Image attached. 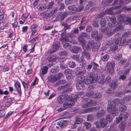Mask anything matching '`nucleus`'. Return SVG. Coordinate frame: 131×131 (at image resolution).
<instances>
[{"label":"nucleus","mask_w":131,"mask_h":131,"mask_svg":"<svg viewBox=\"0 0 131 131\" xmlns=\"http://www.w3.org/2000/svg\"><path fill=\"white\" fill-rule=\"evenodd\" d=\"M107 109L108 112L113 116L117 115L118 112V111L116 108L115 103L113 101L108 102Z\"/></svg>","instance_id":"3"},{"label":"nucleus","mask_w":131,"mask_h":131,"mask_svg":"<svg viewBox=\"0 0 131 131\" xmlns=\"http://www.w3.org/2000/svg\"><path fill=\"white\" fill-rule=\"evenodd\" d=\"M125 124L121 123L119 125V128L121 131H123L125 129Z\"/></svg>","instance_id":"45"},{"label":"nucleus","mask_w":131,"mask_h":131,"mask_svg":"<svg viewBox=\"0 0 131 131\" xmlns=\"http://www.w3.org/2000/svg\"><path fill=\"white\" fill-rule=\"evenodd\" d=\"M86 72L85 70H81L80 67H78L76 68V72L75 73L77 75H80L84 74Z\"/></svg>","instance_id":"15"},{"label":"nucleus","mask_w":131,"mask_h":131,"mask_svg":"<svg viewBox=\"0 0 131 131\" xmlns=\"http://www.w3.org/2000/svg\"><path fill=\"white\" fill-rule=\"evenodd\" d=\"M83 124L85 125L87 129H89L90 128L91 124L90 123L88 122H84Z\"/></svg>","instance_id":"53"},{"label":"nucleus","mask_w":131,"mask_h":131,"mask_svg":"<svg viewBox=\"0 0 131 131\" xmlns=\"http://www.w3.org/2000/svg\"><path fill=\"white\" fill-rule=\"evenodd\" d=\"M47 9V6L46 5L44 4L42 5V6L40 7L39 8V9L40 10H44L46 9Z\"/></svg>","instance_id":"51"},{"label":"nucleus","mask_w":131,"mask_h":131,"mask_svg":"<svg viewBox=\"0 0 131 131\" xmlns=\"http://www.w3.org/2000/svg\"><path fill=\"white\" fill-rule=\"evenodd\" d=\"M130 35V32L129 31H127L124 33L122 36L123 37L126 38L128 37Z\"/></svg>","instance_id":"64"},{"label":"nucleus","mask_w":131,"mask_h":131,"mask_svg":"<svg viewBox=\"0 0 131 131\" xmlns=\"http://www.w3.org/2000/svg\"><path fill=\"white\" fill-rule=\"evenodd\" d=\"M78 42L80 44H82V46L85 45V40L83 38L79 36L78 38Z\"/></svg>","instance_id":"26"},{"label":"nucleus","mask_w":131,"mask_h":131,"mask_svg":"<svg viewBox=\"0 0 131 131\" xmlns=\"http://www.w3.org/2000/svg\"><path fill=\"white\" fill-rule=\"evenodd\" d=\"M60 19L61 21L63 20L65 18L67 17L68 15V13L67 12H64L62 14L60 13Z\"/></svg>","instance_id":"29"},{"label":"nucleus","mask_w":131,"mask_h":131,"mask_svg":"<svg viewBox=\"0 0 131 131\" xmlns=\"http://www.w3.org/2000/svg\"><path fill=\"white\" fill-rule=\"evenodd\" d=\"M62 96L64 101L66 100L68 101H69L70 100V97L68 95L66 94H64L62 95Z\"/></svg>","instance_id":"49"},{"label":"nucleus","mask_w":131,"mask_h":131,"mask_svg":"<svg viewBox=\"0 0 131 131\" xmlns=\"http://www.w3.org/2000/svg\"><path fill=\"white\" fill-rule=\"evenodd\" d=\"M110 20L112 22V24H110V28L111 26L115 27L116 25V19L115 17H110Z\"/></svg>","instance_id":"14"},{"label":"nucleus","mask_w":131,"mask_h":131,"mask_svg":"<svg viewBox=\"0 0 131 131\" xmlns=\"http://www.w3.org/2000/svg\"><path fill=\"white\" fill-rule=\"evenodd\" d=\"M126 17L123 16H118V21L119 23H122L123 22H126Z\"/></svg>","instance_id":"30"},{"label":"nucleus","mask_w":131,"mask_h":131,"mask_svg":"<svg viewBox=\"0 0 131 131\" xmlns=\"http://www.w3.org/2000/svg\"><path fill=\"white\" fill-rule=\"evenodd\" d=\"M98 34V32L97 30H95L92 32L91 36L92 37L94 38Z\"/></svg>","instance_id":"52"},{"label":"nucleus","mask_w":131,"mask_h":131,"mask_svg":"<svg viewBox=\"0 0 131 131\" xmlns=\"http://www.w3.org/2000/svg\"><path fill=\"white\" fill-rule=\"evenodd\" d=\"M98 75L96 74L95 75V77H93L92 78L90 77H86V79L85 78L84 79V82L87 84H89L91 83L92 82V80H96L98 79Z\"/></svg>","instance_id":"7"},{"label":"nucleus","mask_w":131,"mask_h":131,"mask_svg":"<svg viewBox=\"0 0 131 131\" xmlns=\"http://www.w3.org/2000/svg\"><path fill=\"white\" fill-rule=\"evenodd\" d=\"M105 118L106 119H105L107 122V121H108L110 122L112 120V117L109 114L106 115Z\"/></svg>","instance_id":"44"},{"label":"nucleus","mask_w":131,"mask_h":131,"mask_svg":"<svg viewBox=\"0 0 131 131\" xmlns=\"http://www.w3.org/2000/svg\"><path fill=\"white\" fill-rule=\"evenodd\" d=\"M118 84V82L116 80H113L111 84V87L114 90L117 88Z\"/></svg>","instance_id":"19"},{"label":"nucleus","mask_w":131,"mask_h":131,"mask_svg":"<svg viewBox=\"0 0 131 131\" xmlns=\"http://www.w3.org/2000/svg\"><path fill=\"white\" fill-rule=\"evenodd\" d=\"M58 80L56 76L55 75H51L49 78V80L50 82H53Z\"/></svg>","instance_id":"32"},{"label":"nucleus","mask_w":131,"mask_h":131,"mask_svg":"<svg viewBox=\"0 0 131 131\" xmlns=\"http://www.w3.org/2000/svg\"><path fill=\"white\" fill-rule=\"evenodd\" d=\"M38 27V25L35 24H32L30 26L31 31V36L34 35L37 32V30L36 28H37Z\"/></svg>","instance_id":"10"},{"label":"nucleus","mask_w":131,"mask_h":131,"mask_svg":"<svg viewBox=\"0 0 131 131\" xmlns=\"http://www.w3.org/2000/svg\"><path fill=\"white\" fill-rule=\"evenodd\" d=\"M85 77L81 75L77 77L76 79V81L77 83L84 82Z\"/></svg>","instance_id":"23"},{"label":"nucleus","mask_w":131,"mask_h":131,"mask_svg":"<svg viewBox=\"0 0 131 131\" xmlns=\"http://www.w3.org/2000/svg\"><path fill=\"white\" fill-rule=\"evenodd\" d=\"M68 9L72 13H76L77 12V7L75 5L69 6L67 7Z\"/></svg>","instance_id":"12"},{"label":"nucleus","mask_w":131,"mask_h":131,"mask_svg":"<svg viewBox=\"0 0 131 131\" xmlns=\"http://www.w3.org/2000/svg\"><path fill=\"white\" fill-rule=\"evenodd\" d=\"M94 109V108H90L85 109V110L82 111V113H85L89 112H93Z\"/></svg>","instance_id":"42"},{"label":"nucleus","mask_w":131,"mask_h":131,"mask_svg":"<svg viewBox=\"0 0 131 131\" xmlns=\"http://www.w3.org/2000/svg\"><path fill=\"white\" fill-rule=\"evenodd\" d=\"M62 26H64V28L65 31H66L67 29L70 28V26L68 25L67 23H66L63 22L61 23Z\"/></svg>","instance_id":"36"},{"label":"nucleus","mask_w":131,"mask_h":131,"mask_svg":"<svg viewBox=\"0 0 131 131\" xmlns=\"http://www.w3.org/2000/svg\"><path fill=\"white\" fill-rule=\"evenodd\" d=\"M107 122L104 119H103L100 122L96 121L95 123L96 127H99L100 125L102 127H104L107 124Z\"/></svg>","instance_id":"8"},{"label":"nucleus","mask_w":131,"mask_h":131,"mask_svg":"<svg viewBox=\"0 0 131 131\" xmlns=\"http://www.w3.org/2000/svg\"><path fill=\"white\" fill-rule=\"evenodd\" d=\"M15 86L17 91L19 95H21V90L20 83L18 82H17L15 83Z\"/></svg>","instance_id":"16"},{"label":"nucleus","mask_w":131,"mask_h":131,"mask_svg":"<svg viewBox=\"0 0 131 131\" xmlns=\"http://www.w3.org/2000/svg\"><path fill=\"white\" fill-rule=\"evenodd\" d=\"M66 81L63 80H61L57 82L55 84V86L58 87V90L59 91L63 90L62 92L63 93L69 92L72 91V88L69 87L71 85L70 82L67 83V84L64 85L66 83Z\"/></svg>","instance_id":"1"},{"label":"nucleus","mask_w":131,"mask_h":131,"mask_svg":"<svg viewBox=\"0 0 131 131\" xmlns=\"http://www.w3.org/2000/svg\"><path fill=\"white\" fill-rule=\"evenodd\" d=\"M84 8V6L83 5L80 4V5L78 6V8L77 7V12H81L83 9Z\"/></svg>","instance_id":"59"},{"label":"nucleus","mask_w":131,"mask_h":131,"mask_svg":"<svg viewBox=\"0 0 131 131\" xmlns=\"http://www.w3.org/2000/svg\"><path fill=\"white\" fill-rule=\"evenodd\" d=\"M67 121L64 120H61L60 122H58L57 124L59 125L61 128H63L66 126L68 125Z\"/></svg>","instance_id":"18"},{"label":"nucleus","mask_w":131,"mask_h":131,"mask_svg":"<svg viewBox=\"0 0 131 131\" xmlns=\"http://www.w3.org/2000/svg\"><path fill=\"white\" fill-rule=\"evenodd\" d=\"M120 115L122 116L121 117L122 119V120H123V121L126 120L128 118V114L126 113H125L123 114H121Z\"/></svg>","instance_id":"33"},{"label":"nucleus","mask_w":131,"mask_h":131,"mask_svg":"<svg viewBox=\"0 0 131 131\" xmlns=\"http://www.w3.org/2000/svg\"><path fill=\"white\" fill-rule=\"evenodd\" d=\"M12 101L11 98L8 99L7 101L5 103V105L7 107L10 105L12 103Z\"/></svg>","instance_id":"40"},{"label":"nucleus","mask_w":131,"mask_h":131,"mask_svg":"<svg viewBox=\"0 0 131 131\" xmlns=\"http://www.w3.org/2000/svg\"><path fill=\"white\" fill-rule=\"evenodd\" d=\"M122 58V55L121 54H116L114 57V59L118 61L121 59Z\"/></svg>","instance_id":"46"},{"label":"nucleus","mask_w":131,"mask_h":131,"mask_svg":"<svg viewBox=\"0 0 131 131\" xmlns=\"http://www.w3.org/2000/svg\"><path fill=\"white\" fill-rule=\"evenodd\" d=\"M105 76L104 74L100 76L98 80V82L99 83L103 84L105 83Z\"/></svg>","instance_id":"21"},{"label":"nucleus","mask_w":131,"mask_h":131,"mask_svg":"<svg viewBox=\"0 0 131 131\" xmlns=\"http://www.w3.org/2000/svg\"><path fill=\"white\" fill-rule=\"evenodd\" d=\"M116 31V30L114 29L112 30L111 29H108L107 31V35L108 36H112L113 34H114Z\"/></svg>","instance_id":"31"},{"label":"nucleus","mask_w":131,"mask_h":131,"mask_svg":"<svg viewBox=\"0 0 131 131\" xmlns=\"http://www.w3.org/2000/svg\"><path fill=\"white\" fill-rule=\"evenodd\" d=\"M86 48L88 50L92 48V50H93L95 49L94 42V41L93 40L89 41L87 45Z\"/></svg>","instance_id":"11"},{"label":"nucleus","mask_w":131,"mask_h":131,"mask_svg":"<svg viewBox=\"0 0 131 131\" xmlns=\"http://www.w3.org/2000/svg\"><path fill=\"white\" fill-rule=\"evenodd\" d=\"M93 101L90 99L85 98L82 100L83 104H84L82 106V107L86 108L92 106L93 105Z\"/></svg>","instance_id":"4"},{"label":"nucleus","mask_w":131,"mask_h":131,"mask_svg":"<svg viewBox=\"0 0 131 131\" xmlns=\"http://www.w3.org/2000/svg\"><path fill=\"white\" fill-rule=\"evenodd\" d=\"M71 52L75 53H77L79 51H81L80 48L78 46H74L73 48L70 50Z\"/></svg>","instance_id":"22"},{"label":"nucleus","mask_w":131,"mask_h":131,"mask_svg":"<svg viewBox=\"0 0 131 131\" xmlns=\"http://www.w3.org/2000/svg\"><path fill=\"white\" fill-rule=\"evenodd\" d=\"M102 38V35L100 34H98L97 36L95 38V39L96 41H99Z\"/></svg>","instance_id":"56"},{"label":"nucleus","mask_w":131,"mask_h":131,"mask_svg":"<svg viewBox=\"0 0 131 131\" xmlns=\"http://www.w3.org/2000/svg\"><path fill=\"white\" fill-rule=\"evenodd\" d=\"M59 69V68L57 66H54L51 68V71L53 73H55L58 72Z\"/></svg>","instance_id":"38"},{"label":"nucleus","mask_w":131,"mask_h":131,"mask_svg":"<svg viewBox=\"0 0 131 131\" xmlns=\"http://www.w3.org/2000/svg\"><path fill=\"white\" fill-rule=\"evenodd\" d=\"M67 52L65 51H62L59 52L58 53V54L60 56H66L68 54Z\"/></svg>","instance_id":"62"},{"label":"nucleus","mask_w":131,"mask_h":131,"mask_svg":"<svg viewBox=\"0 0 131 131\" xmlns=\"http://www.w3.org/2000/svg\"><path fill=\"white\" fill-rule=\"evenodd\" d=\"M116 31H118L119 30H122L123 29V27L121 24L119 25H118L115 28Z\"/></svg>","instance_id":"58"},{"label":"nucleus","mask_w":131,"mask_h":131,"mask_svg":"<svg viewBox=\"0 0 131 131\" xmlns=\"http://www.w3.org/2000/svg\"><path fill=\"white\" fill-rule=\"evenodd\" d=\"M109 58V56L108 55L105 54L101 57V59L103 61H107Z\"/></svg>","instance_id":"39"},{"label":"nucleus","mask_w":131,"mask_h":131,"mask_svg":"<svg viewBox=\"0 0 131 131\" xmlns=\"http://www.w3.org/2000/svg\"><path fill=\"white\" fill-rule=\"evenodd\" d=\"M48 67L47 66H45L43 67L41 69V72L40 73V75L41 74L42 75H44L46 74L48 71Z\"/></svg>","instance_id":"13"},{"label":"nucleus","mask_w":131,"mask_h":131,"mask_svg":"<svg viewBox=\"0 0 131 131\" xmlns=\"http://www.w3.org/2000/svg\"><path fill=\"white\" fill-rule=\"evenodd\" d=\"M83 120L82 118L78 117L75 118V124H80L82 123Z\"/></svg>","instance_id":"35"},{"label":"nucleus","mask_w":131,"mask_h":131,"mask_svg":"<svg viewBox=\"0 0 131 131\" xmlns=\"http://www.w3.org/2000/svg\"><path fill=\"white\" fill-rule=\"evenodd\" d=\"M79 36L83 38H88L89 37L88 35L86 33L84 32L81 33Z\"/></svg>","instance_id":"48"},{"label":"nucleus","mask_w":131,"mask_h":131,"mask_svg":"<svg viewBox=\"0 0 131 131\" xmlns=\"http://www.w3.org/2000/svg\"><path fill=\"white\" fill-rule=\"evenodd\" d=\"M106 21L104 19H102L100 21V24L102 27H104L105 25Z\"/></svg>","instance_id":"43"},{"label":"nucleus","mask_w":131,"mask_h":131,"mask_svg":"<svg viewBox=\"0 0 131 131\" xmlns=\"http://www.w3.org/2000/svg\"><path fill=\"white\" fill-rule=\"evenodd\" d=\"M56 57L54 55H52L47 58V60L49 61L54 62L57 59Z\"/></svg>","instance_id":"28"},{"label":"nucleus","mask_w":131,"mask_h":131,"mask_svg":"<svg viewBox=\"0 0 131 131\" xmlns=\"http://www.w3.org/2000/svg\"><path fill=\"white\" fill-rule=\"evenodd\" d=\"M108 28L107 27H104V28H101V30L102 32L106 34L107 33V31H108Z\"/></svg>","instance_id":"61"},{"label":"nucleus","mask_w":131,"mask_h":131,"mask_svg":"<svg viewBox=\"0 0 131 131\" xmlns=\"http://www.w3.org/2000/svg\"><path fill=\"white\" fill-rule=\"evenodd\" d=\"M105 81V83L107 84L109 83L111 81V77L109 76H107L106 78Z\"/></svg>","instance_id":"57"},{"label":"nucleus","mask_w":131,"mask_h":131,"mask_svg":"<svg viewBox=\"0 0 131 131\" xmlns=\"http://www.w3.org/2000/svg\"><path fill=\"white\" fill-rule=\"evenodd\" d=\"M87 121H92L94 118V116L93 115L89 114L87 116Z\"/></svg>","instance_id":"50"},{"label":"nucleus","mask_w":131,"mask_h":131,"mask_svg":"<svg viewBox=\"0 0 131 131\" xmlns=\"http://www.w3.org/2000/svg\"><path fill=\"white\" fill-rule=\"evenodd\" d=\"M105 114V113L104 110L102 109L101 110L98 112L97 113L96 116L97 117H99L103 116Z\"/></svg>","instance_id":"37"},{"label":"nucleus","mask_w":131,"mask_h":131,"mask_svg":"<svg viewBox=\"0 0 131 131\" xmlns=\"http://www.w3.org/2000/svg\"><path fill=\"white\" fill-rule=\"evenodd\" d=\"M69 67L71 68H74L76 66V64L74 62L71 61L68 63Z\"/></svg>","instance_id":"47"},{"label":"nucleus","mask_w":131,"mask_h":131,"mask_svg":"<svg viewBox=\"0 0 131 131\" xmlns=\"http://www.w3.org/2000/svg\"><path fill=\"white\" fill-rule=\"evenodd\" d=\"M76 85L77 88L78 90H83L84 89L85 85L84 82L77 83Z\"/></svg>","instance_id":"17"},{"label":"nucleus","mask_w":131,"mask_h":131,"mask_svg":"<svg viewBox=\"0 0 131 131\" xmlns=\"http://www.w3.org/2000/svg\"><path fill=\"white\" fill-rule=\"evenodd\" d=\"M40 15L44 18H48L47 13L44 12L40 14Z\"/></svg>","instance_id":"54"},{"label":"nucleus","mask_w":131,"mask_h":131,"mask_svg":"<svg viewBox=\"0 0 131 131\" xmlns=\"http://www.w3.org/2000/svg\"><path fill=\"white\" fill-rule=\"evenodd\" d=\"M126 22H128V24H128L129 25H131V17H126Z\"/></svg>","instance_id":"60"},{"label":"nucleus","mask_w":131,"mask_h":131,"mask_svg":"<svg viewBox=\"0 0 131 131\" xmlns=\"http://www.w3.org/2000/svg\"><path fill=\"white\" fill-rule=\"evenodd\" d=\"M63 74L61 73H59L57 74L56 76L57 80H59L61 78L63 77Z\"/></svg>","instance_id":"63"},{"label":"nucleus","mask_w":131,"mask_h":131,"mask_svg":"<svg viewBox=\"0 0 131 131\" xmlns=\"http://www.w3.org/2000/svg\"><path fill=\"white\" fill-rule=\"evenodd\" d=\"M82 55L85 57L88 60L90 59L91 55L88 52L84 51L82 53Z\"/></svg>","instance_id":"27"},{"label":"nucleus","mask_w":131,"mask_h":131,"mask_svg":"<svg viewBox=\"0 0 131 131\" xmlns=\"http://www.w3.org/2000/svg\"><path fill=\"white\" fill-rule=\"evenodd\" d=\"M126 107L124 105L120 106L119 108V111L121 112L125 111L126 110Z\"/></svg>","instance_id":"55"},{"label":"nucleus","mask_w":131,"mask_h":131,"mask_svg":"<svg viewBox=\"0 0 131 131\" xmlns=\"http://www.w3.org/2000/svg\"><path fill=\"white\" fill-rule=\"evenodd\" d=\"M81 60L80 61L81 62L80 63V65L81 66L80 68H84L86 66V63L85 62H83L84 61V58L83 56H81L80 58Z\"/></svg>","instance_id":"24"},{"label":"nucleus","mask_w":131,"mask_h":131,"mask_svg":"<svg viewBox=\"0 0 131 131\" xmlns=\"http://www.w3.org/2000/svg\"><path fill=\"white\" fill-rule=\"evenodd\" d=\"M91 63L93 66V69L94 70L96 71V72H98V70L97 68V67L99 66V65L97 63L94 62L93 61H91Z\"/></svg>","instance_id":"25"},{"label":"nucleus","mask_w":131,"mask_h":131,"mask_svg":"<svg viewBox=\"0 0 131 131\" xmlns=\"http://www.w3.org/2000/svg\"><path fill=\"white\" fill-rule=\"evenodd\" d=\"M86 95L87 96L91 98L93 97L95 99H99L101 97V95L98 94H97L95 96H94L93 92L91 90L88 91L86 93Z\"/></svg>","instance_id":"9"},{"label":"nucleus","mask_w":131,"mask_h":131,"mask_svg":"<svg viewBox=\"0 0 131 131\" xmlns=\"http://www.w3.org/2000/svg\"><path fill=\"white\" fill-rule=\"evenodd\" d=\"M60 45L59 42H56L54 43L52 46V48L50 50L48 51L49 53H51L55 52L59 49Z\"/></svg>","instance_id":"6"},{"label":"nucleus","mask_w":131,"mask_h":131,"mask_svg":"<svg viewBox=\"0 0 131 131\" xmlns=\"http://www.w3.org/2000/svg\"><path fill=\"white\" fill-rule=\"evenodd\" d=\"M64 100L62 95H60L58 98V101L60 104L62 103L64 101Z\"/></svg>","instance_id":"41"},{"label":"nucleus","mask_w":131,"mask_h":131,"mask_svg":"<svg viewBox=\"0 0 131 131\" xmlns=\"http://www.w3.org/2000/svg\"><path fill=\"white\" fill-rule=\"evenodd\" d=\"M66 31H64L60 35L61 37V40L62 42H70L72 43H74L75 42V41L73 39L74 35L72 32H69L66 35Z\"/></svg>","instance_id":"2"},{"label":"nucleus","mask_w":131,"mask_h":131,"mask_svg":"<svg viewBox=\"0 0 131 131\" xmlns=\"http://www.w3.org/2000/svg\"><path fill=\"white\" fill-rule=\"evenodd\" d=\"M64 108H60L58 109L59 112H60L64 110V109H67L69 107H71L69 103H67L66 102H65L63 105Z\"/></svg>","instance_id":"20"},{"label":"nucleus","mask_w":131,"mask_h":131,"mask_svg":"<svg viewBox=\"0 0 131 131\" xmlns=\"http://www.w3.org/2000/svg\"><path fill=\"white\" fill-rule=\"evenodd\" d=\"M123 2L122 0H115L113 4L114 5L115 4H119L121 5L120 6H118L119 8L121 7L122 5L123 4Z\"/></svg>","instance_id":"34"},{"label":"nucleus","mask_w":131,"mask_h":131,"mask_svg":"<svg viewBox=\"0 0 131 131\" xmlns=\"http://www.w3.org/2000/svg\"><path fill=\"white\" fill-rule=\"evenodd\" d=\"M119 8V6H117L115 7H113L109 9H106L105 11V14H113L117 13V12L119 13L120 12L118 11V9Z\"/></svg>","instance_id":"5"}]
</instances>
